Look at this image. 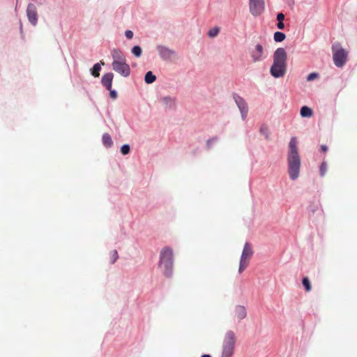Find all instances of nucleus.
<instances>
[{
    "label": "nucleus",
    "instance_id": "nucleus-1",
    "mask_svg": "<svg viewBox=\"0 0 357 357\" xmlns=\"http://www.w3.org/2000/svg\"><path fill=\"white\" fill-rule=\"evenodd\" d=\"M287 162L289 178L291 180L295 181L299 176L301 165V159L298 153L297 139L296 137H292L290 139L287 155Z\"/></svg>",
    "mask_w": 357,
    "mask_h": 357
},
{
    "label": "nucleus",
    "instance_id": "nucleus-2",
    "mask_svg": "<svg viewBox=\"0 0 357 357\" xmlns=\"http://www.w3.org/2000/svg\"><path fill=\"white\" fill-rule=\"evenodd\" d=\"M158 266L165 278H170L172 277L174 253L173 250L170 247L166 246L160 250Z\"/></svg>",
    "mask_w": 357,
    "mask_h": 357
},
{
    "label": "nucleus",
    "instance_id": "nucleus-3",
    "mask_svg": "<svg viewBox=\"0 0 357 357\" xmlns=\"http://www.w3.org/2000/svg\"><path fill=\"white\" fill-rule=\"evenodd\" d=\"M236 338L234 331H228L222 342V351L221 357H232L234 351Z\"/></svg>",
    "mask_w": 357,
    "mask_h": 357
},
{
    "label": "nucleus",
    "instance_id": "nucleus-4",
    "mask_svg": "<svg viewBox=\"0 0 357 357\" xmlns=\"http://www.w3.org/2000/svg\"><path fill=\"white\" fill-rule=\"evenodd\" d=\"M334 48L335 46L333 45V59L334 64L337 68H342L347 62L348 53L344 48L341 47L336 51H334Z\"/></svg>",
    "mask_w": 357,
    "mask_h": 357
},
{
    "label": "nucleus",
    "instance_id": "nucleus-5",
    "mask_svg": "<svg viewBox=\"0 0 357 357\" xmlns=\"http://www.w3.org/2000/svg\"><path fill=\"white\" fill-rule=\"evenodd\" d=\"M253 254L252 250L248 243H245L242 251L240 263H239V268H238V272L241 273H242L245 268L248 266V258L250 257Z\"/></svg>",
    "mask_w": 357,
    "mask_h": 357
},
{
    "label": "nucleus",
    "instance_id": "nucleus-6",
    "mask_svg": "<svg viewBox=\"0 0 357 357\" xmlns=\"http://www.w3.org/2000/svg\"><path fill=\"white\" fill-rule=\"evenodd\" d=\"M233 98L240 111L241 118L244 121L246 119L248 113V104L243 98L236 93H233Z\"/></svg>",
    "mask_w": 357,
    "mask_h": 357
},
{
    "label": "nucleus",
    "instance_id": "nucleus-7",
    "mask_svg": "<svg viewBox=\"0 0 357 357\" xmlns=\"http://www.w3.org/2000/svg\"><path fill=\"white\" fill-rule=\"evenodd\" d=\"M112 68L113 70L124 77H128L130 75V68L126 63V60L121 62H112Z\"/></svg>",
    "mask_w": 357,
    "mask_h": 357
},
{
    "label": "nucleus",
    "instance_id": "nucleus-8",
    "mask_svg": "<svg viewBox=\"0 0 357 357\" xmlns=\"http://www.w3.org/2000/svg\"><path fill=\"white\" fill-rule=\"evenodd\" d=\"M287 71V65L273 62L270 68V74L275 78L282 77Z\"/></svg>",
    "mask_w": 357,
    "mask_h": 357
},
{
    "label": "nucleus",
    "instance_id": "nucleus-9",
    "mask_svg": "<svg viewBox=\"0 0 357 357\" xmlns=\"http://www.w3.org/2000/svg\"><path fill=\"white\" fill-rule=\"evenodd\" d=\"M250 12L254 16H259L264 10V0H250Z\"/></svg>",
    "mask_w": 357,
    "mask_h": 357
},
{
    "label": "nucleus",
    "instance_id": "nucleus-10",
    "mask_svg": "<svg viewBox=\"0 0 357 357\" xmlns=\"http://www.w3.org/2000/svg\"><path fill=\"white\" fill-rule=\"evenodd\" d=\"M26 16L29 22L33 26H36L38 23V15L37 13V9L35 4L29 3L26 8Z\"/></svg>",
    "mask_w": 357,
    "mask_h": 357
},
{
    "label": "nucleus",
    "instance_id": "nucleus-11",
    "mask_svg": "<svg viewBox=\"0 0 357 357\" xmlns=\"http://www.w3.org/2000/svg\"><path fill=\"white\" fill-rule=\"evenodd\" d=\"M156 50L161 59L163 61L169 60L172 56L175 54V52L166 46L158 45L156 46Z\"/></svg>",
    "mask_w": 357,
    "mask_h": 357
},
{
    "label": "nucleus",
    "instance_id": "nucleus-12",
    "mask_svg": "<svg viewBox=\"0 0 357 357\" xmlns=\"http://www.w3.org/2000/svg\"><path fill=\"white\" fill-rule=\"evenodd\" d=\"M287 54L284 48L278 47L273 53V62L287 65Z\"/></svg>",
    "mask_w": 357,
    "mask_h": 357
},
{
    "label": "nucleus",
    "instance_id": "nucleus-13",
    "mask_svg": "<svg viewBox=\"0 0 357 357\" xmlns=\"http://www.w3.org/2000/svg\"><path fill=\"white\" fill-rule=\"evenodd\" d=\"M264 47L262 45L257 43L255 46V49L251 52V57L253 62H259L262 61L266 56H264Z\"/></svg>",
    "mask_w": 357,
    "mask_h": 357
},
{
    "label": "nucleus",
    "instance_id": "nucleus-14",
    "mask_svg": "<svg viewBox=\"0 0 357 357\" xmlns=\"http://www.w3.org/2000/svg\"><path fill=\"white\" fill-rule=\"evenodd\" d=\"M114 74L111 72L107 73L101 78V83L106 89H110L112 87V81Z\"/></svg>",
    "mask_w": 357,
    "mask_h": 357
},
{
    "label": "nucleus",
    "instance_id": "nucleus-15",
    "mask_svg": "<svg viewBox=\"0 0 357 357\" xmlns=\"http://www.w3.org/2000/svg\"><path fill=\"white\" fill-rule=\"evenodd\" d=\"M111 56L113 59L112 62H121L126 60L123 52L118 48H114L112 50Z\"/></svg>",
    "mask_w": 357,
    "mask_h": 357
},
{
    "label": "nucleus",
    "instance_id": "nucleus-16",
    "mask_svg": "<svg viewBox=\"0 0 357 357\" xmlns=\"http://www.w3.org/2000/svg\"><path fill=\"white\" fill-rule=\"evenodd\" d=\"M235 316L239 320L245 319L247 316V311L244 306L238 305L235 307Z\"/></svg>",
    "mask_w": 357,
    "mask_h": 357
},
{
    "label": "nucleus",
    "instance_id": "nucleus-17",
    "mask_svg": "<svg viewBox=\"0 0 357 357\" xmlns=\"http://www.w3.org/2000/svg\"><path fill=\"white\" fill-rule=\"evenodd\" d=\"M166 108L173 109L175 106V98L171 96H164L161 98Z\"/></svg>",
    "mask_w": 357,
    "mask_h": 357
},
{
    "label": "nucleus",
    "instance_id": "nucleus-18",
    "mask_svg": "<svg viewBox=\"0 0 357 357\" xmlns=\"http://www.w3.org/2000/svg\"><path fill=\"white\" fill-rule=\"evenodd\" d=\"M300 114L303 118H309L313 115V111L308 106L304 105L301 108Z\"/></svg>",
    "mask_w": 357,
    "mask_h": 357
},
{
    "label": "nucleus",
    "instance_id": "nucleus-19",
    "mask_svg": "<svg viewBox=\"0 0 357 357\" xmlns=\"http://www.w3.org/2000/svg\"><path fill=\"white\" fill-rule=\"evenodd\" d=\"M102 142L106 148H109L113 144V141L111 136L108 133H104L102 137Z\"/></svg>",
    "mask_w": 357,
    "mask_h": 357
},
{
    "label": "nucleus",
    "instance_id": "nucleus-20",
    "mask_svg": "<svg viewBox=\"0 0 357 357\" xmlns=\"http://www.w3.org/2000/svg\"><path fill=\"white\" fill-rule=\"evenodd\" d=\"M101 70V64L100 63H96L90 70V73L94 77H98L100 75V71Z\"/></svg>",
    "mask_w": 357,
    "mask_h": 357
},
{
    "label": "nucleus",
    "instance_id": "nucleus-21",
    "mask_svg": "<svg viewBox=\"0 0 357 357\" xmlns=\"http://www.w3.org/2000/svg\"><path fill=\"white\" fill-rule=\"evenodd\" d=\"M156 79V76L153 73L152 71L146 72L144 75V82L148 84L153 83Z\"/></svg>",
    "mask_w": 357,
    "mask_h": 357
},
{
    "label": "nucleus",
    "instance_id": "nucleus-22",
    "mask_svg": "<svg viewBox=\"0 0 357 357\" xmlns=\"http://www.w3.org/2000/svg\"><path fill=\"white\" fill-rule=\"evenodd\" d=\"M286 38V35L282 31H275L273 34V40L275 43H281Z\"/></svg>",
    "mask_w": 357,
    "mask_h": 357
},
{
    "label": "nucleus",
    "instance_id": "nucleus-23",
    "mask_svg": "<svg viewBox=\"0 0 357 357\" xmlns=\"http://www.w3.org/2000/svg\"><path fill=\"white\" fill-rule=\"evenodd\" d=\"M259 132L264 136L266 139H269V128L267 125L262 124L259 128Z\"/></svg>",
    "mask_w": 357,
    "mask_h": 357
},
{
    "label": "nucleus",
    "instance_id": "nucleus-24",
    "mask_svg": "<svg viewBox=\"0 0 357 357\" xmlns=\"http://www.w3.org/2000/svg\"><path fill=\"white\" fill-rule=\"evenodd\" d=\"M131 53L137 58L140 57L142 54V49L138 45H134L131 49Z\"/></svg>",
    "mask_w": 357,
    "mask_h": 357
},
{
    "label": "nucleus",
    "instance_id": "nucleus-25",
    "mask_svg": "<svg viewBox=\"0 0 357 357\" xmlns=\"http://www.w3.org/2000/svg\"><path fill=\"white\" fill-rule=\"evenodd\" d=\"M302 284L306 291H310L312 289L310 280L307 277H303L302 278Z\"/></svg>",
    "mask_w": 357,
    "mask_h": 357
},
{
    "label": "nucleus",
    "instance_id": "nucleus-26",
    "mask_svg": "<svg viewBox=\"0 0 357 357\" xmlns=\"http://www.w3.org/2000/svg\"><path fill=\"white\" fill-rule=\"evenodd\" d=\"M319 204L312 203L307 207V212L310 215H314L319 209Z\"/></svg>",
    "mask_w": 357,
    "mask_h": 357
},
{
    "label": "nucleus",
    "instance_id": "nucleus-27",
    "mask_svg": "<svg viewBox=\"0 0 357 357\" xmlns=\"http://www.w3.org/2000/svg\"><path fill=\"white\" fill-rule=\"evenodd\" d=\"M220 32V28L218 26H214L208 31V37L213 38L218 36Z\"/></svg>",
    "mask_w": 357,
    "mask_h": 357
},
{
    "label": "nucleus",
    "instance_id": "nucleus-28",
    "mask_svg": "<svg viewBox=\"0 0 357 357\" xmlns=\"http://www.w3.org/2000/svg\"><path fill=\"white\" fill-rule=\"evenodd\" d=\"M121 153L123 155H128L130 152V146L128 144H123L120 149Z\"/></svg>",
    "mask_w": 357,
    "mask_h": 357
},
{
    "label": "nucleus",
    "instance_id": "nucleus-29",
    "mask_svg": "<svg viewBox=\"0 0 357 357\" xmlns=\"http://www.w3.org/2000/svg\"><path fill=\"white\" fill-rule=\"evenodd\" d=\"M327 171V164L325 161L322 162L319 166V174L321 177H324Z\"/></svg>",
    "mask_w": 357,
    "mask_h": 357
},
{
    "label": "nucleus",
    "instance_id": "nucleus-30",
    "mask_svg": "<svg viewBox=\"0 0 357 357\" xmlns=\"http://www.w3.org/2000/svg\"><path fill=\"white\" fill-rule=\"evenodd\" d=\"M319 77V74L317 72H312L307 75L306 77V80L307 82H311L314 80L315 79L318 78Z\"/></svg>",
    "mask_w": 357,
    "mask_h": 357
},
{
    "label": "nucleus",
    "instance_id": "nucleus-31",
    "mask_svg": "<svg viewBox=\"0 0 357 357\" xmlns=\"http://www.w3.org/2000/svg\"><path fill=\"white\" fill-rule=\"evenodd\" d=\"M118 259H119L118 252L116 250H114L112 251V252L111 254L110 263L112 264H114Z\"/></svg>",
    "mask_w": 357,
    "mask_h": 357
},
{
    "label": "nucleus",
    "instance_id": "nucleus-32",
    "mask_svg": "<svg viewBox=\"0 0 357 357\" xmlns=\"http://www.w3.org/2000/svg\"><path fill=\"white\" fill-rule=\"evenodd\" d=\"M218 138L217 137H212L211 139H208L206 142V147L207 149H210L212 144L217 142Z\"/></svg>",
    "mask_w": 357,
    "mask_h": 357
},
{
    "label": "nucleus",
    "instance_id": "nucleus-33",
    "mask_svg": "<svg viewBox=\"0 0 357 357\" xmlns=\"http://www.w3.org/2000/svg\"><path fill=\"white\" fill-rule=\"evenodd\" d=\"M107 90L109 91V96L111 98H112V99L117 98L118 93L115 89H112V88L111 87L110 89H107Z\"/></svg>",
    "mask_w": 357,
    "mask_h": 357
},
{
    "label": "nucleus",
    "instance_id": "nucleus-34",
    "mask_svg": "<svg viewBox=\"0 0 357 357\" xmlns=\"http://www.w3.org/2000/svg\"><path fill=\"white\" fill-rule=\"evenodd\" d=\"M134 33L131 30H126L125 31V36L128 39H132L133 38Z\"/></svg>",
    "mask_w": 357,
    "mask_h": 357
},
{
    "label": "nucleus",
    "instance_id": "nucleus-35",
    "mask_svg": "<svg viewBox=\"0 0 357 357\" xmlns=\"http://www.w3.org/2000/svg\"><path fill=\"white\" fill-rule=\"evenodd\" d=\"M276 20L278 22H283L284 20V15L282 13H278Z\"/></svg>",
    "mask_w": 357,
    "mask_h": 357
},
{
    "label": "nucleus",
    "instance_id": "nucleus-36",
    "mask_svg": "<svg viewBox=\"0 0 357 357\" xmlns=\"http://www.w3.org/2000/svg\"><path fill=\"white\" fill-rule=\"evenodd\" d=\"M277 27L278 29L283 30L285 27V25L283 22H278Z\"/></svg>",
    "mask_w": 357,
    "mask_h": 357
},
{
    "label": "nucleus",
    "instance_id": "nucleus-37",
    "mask_svg": "<svg viewBox=\"0 0 357 357\" xmlns=\"http://www.w3.org/2000/svg\"><path fill=\"white\" fill-rule=\"evenodd\" d=\"M320 149H321V151L322 152L326 153V152H327V151H328V146H327L326 145H325V144H322V145H321V146H320Z\"/></svg>",
    "mask_w": 357,
    "mask_h": 357
},
{
    "label": "nucleus",
    "instance_id": "nucleus-38",
    "mask_svg": "<svg viewBox=\"0 0 357 357\" xmlns=\"http://www.w3.org/2000/svg\"><path fill=\"white\" fill-rule=\"evenodd\" d=\"M200 357H212L210 354H203Z\"/></svg>",
    "mask_w": 357,
    "mask_h": 357
},
{
    "label": "nucleus",
    "instance_id": "nucleus-39",
    "mask_svg": "<svg viewBox=\"0 0 357 357\" xmlns=\"http://www.w3.org/2000/svg\"><path fill=\"white\" fill-rule=\"evenodd\" d=\"M20 30L21 31L22 30V24H20Z\"/></svg>",
    "mask_w": 357,
    "mask_h": 357
}]
</instances>
